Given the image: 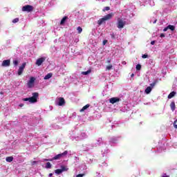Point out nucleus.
I'll list each match as a JSON object with an SVG mask.
<instances>
[{
    "label": "nucleus",
    "mask_w": 177,
    "mask_h": 177,
    "mask_svg": "<svg viewBox=\"0 0 177 177\" xmlns=\"http://www.w3.org/2000/svg\"><path fill=\"white\" fill-rule=\"evenodd\" d=\"M44 161H53L52 159H45Z\"/></svg>",
    "instance_id": "obj_42"
},
{
    "label": "nucleus",
    "mask_w": 177,
    "mask_h": 177,
    "mask_svg": "<svg viewBox=\"0 0 177 177\" xmlns=\"http://www.w3.org/2000/svg\"><path fill=\"white\" fill-rule=\"evenodd\" d=\"M100 140H102V138H99V142H100Z\"/></svg>",
    "instance_id": "obj_48"
},
{
    "label": "nucleus",
    "mask_w": 177,
    "mask_h": 177,
    "mask_svg": "<svg viewBox=\"0 0 177 177\" xmlns=\"http://www.w3.org/2000/svg\"><path fill=\"white\" fill-rule=\"evenodd\" d=\"M52 75L53 74L51 73H48L45 77H44V80H49L50 78H52Z\"/></svg>",
    "instance_id": "obj_21"
},
{
    "label": "nucleus",
    "mask_w": 177,
    "mask_h": 177,
    "mask_svg": "<svg viewBox=\"0 0 177 177\" xmlns=\"http://www.w3.org/2000/svg\"><path fill=\"white\" fill-rule=\"evenodd\" d=\"M175 95H176V92L175 91H172L171 92L169 95H168V99H172V97H174V96H175Z\"/></svg>",
    "instance_id": "obj_17"
},
{
    "label": "nucleus",
    "mask_w": 177,
    "mask_h": 177,
    "mask_svg": "<svg viewBox=\"0 0 177 177\" xmlns=\"http://www.w3.org/2000/svg\"><path fill=\"white\" fill-rule=\"evenodd\" d=\"M91 73H92V70L90 69L86 71L82 72V74L83 75H88V74H91Z\"/></svg>",
    "instance_id": "obj_18"
},
{
    "label": "nucleus",
    "mask_w": 177,
    "mask_h": 177,
    "mask_svg": "<svg viewBox=\"0 0 177 177\" xmlns=\"http://www.w3.org/2000/svg\"><path fill=\"white\" fill-rule=\"evenodd\" d=\"M106 63H107L108 64H110V63H111V59L108 58L107 60H106Z\"/></svg>",
    "instance_id": "obj_36"
},
{
    "label": "nucleus",
    "mask_w": 177,
    "mask_h": 177,
    "mask_svg": "<svg viewBox=\"0 0 177 177\" xmlns=\"http://www.w3.org/2000/svg\"><path fill=\"white\" fill-rule=\"evenodd\" d=\"M110 9V7H105L104 9H103V12H106V10H109Z\"/></svg>",
    "instance_id": "obj_35"
},
{
    "label": "nucleus",
    "mask_w": 177,
    "mask_h": 177,
    "mask_svg": "<svg viewBox=\"0 0 177 177\" xmlns=\"http://www.w3.org/2000/svg\"><path fill=\"white\" fill-rule=\"evenodd\" d=\"M151 86L147 87V88L145 89V93H147V95H149V93L151 92Z\"/></svg>",
    "instance_id": "obj_19"
},
{
    "label": "nucleus",
    "mask_w": 177,
    "mask_h": 177,
    "mask_svg": "<svg viewBox=\"0 0 177 177\" xmlns=\"http://www.w3.org/2000/svg\"><path fill=\"white\" fill-rule=\"evenodd\" d=\"M73 15L77 20H82V19H85V12L84 10H75L73 12Z\"/></svg>",
    "instance_id": "obj_3"
},
{
    "label": "nucleus",
    "mask_w": 177,
    "mask_h": 177,
    "mask_svg": "<svg viewBox=\"0 0 177 177\" xmlns=\"http://www.w3.org/2000/svg\"><path fill=\"white\" fill-rule=\"evenodd\" d=\"M111 68H113V64H110L109 66H106V70L108 71H110V70H111Z\"/></svg>",
    "instance_id": "obj_27"
},
{
    "label": "nucleus",
    "mask_w": 177,
    "mask_h": 177,
    "mask_svg": "<svg viewBox=\"0 0 177 177\" xmlns=\"http://www.w3.org/2000/svg\"><path fill=\"white\" fill-rule=\"evenodd\" d=\"M173 125L176 129H177V119L174 122Z\"/></svg>",
    "instance_id": "obj_31"
},
{
    "label": "nucleus",
    "mask_w": 177,
    "mask_h": 177,
    "mask_svg": "<svg viewBox=\"0 0 177 177\" xmlns=\"http://www.w3.org/2000/svg\"><path fill=\"white\" fill-rule=\"evenodd\" d=\"M131 17H133V13L129 12V10L127 11V17L124 18L122 17L118 19V23H127Z\"/></svg>",
    "instance_id": "obj_2"
},
{
    "label": "nucleus",
    "mask_w": 177,
    "mask_h": 177,
    "mask_svg": "<svg viewBox=\"0 0 177 177\" xmlns=\"http://www.w3.org/2000/svg\"><path fill=\"white\" fill-rule=\"evenodd\" d=\"M100 24H102V23H100L99 25L100 26Z\"/></svg>",
    "instance_id": "obj_49"
},
{
    "label": "nucleus",
    "mask_w": 177,
    "mask_h": 177,
    "mask_svg": "<svg viewBox=\"0 0 177 177\" xmlns=\"http://www.w3.org/2000/svg\"><path fill=\"white\" fill-rule=\"evenodd\" d=\"M154 44H156V41H151V45H154Z\"/></svg>",
    "instance_id": "obj_41"
},
{
    "label": "nucleus",
    "mask_w": 177,
    "mask_h": 177,
    "mask_svg": "<svg viewBox=\"0 0 177 177\" xmlns=\"http://www.w3.org/2000/svg\"><path fill=\"white\" fill-rule=\"evenodd\" d=\"M1 66L2 67H9V66H10V59L3 60Z\"/></svg>",
    "instance_id": "obj_10"
},
{
    "label": "nucleus",
    "mask_w": 177,
    "mask_h": 177,
    "mask_svg": "<svg viewBox=\"0 0 177 177\" xmlns=\"http://www.w3.org/2000/svg\"><path fill=\"white\" fill-rule=\"evenodd\" d=\"M113 16H114V13L113 12L109 13L105 15L104 17L100 19L97 23H104V21H107V20H111V19H113Z\"/></svg>",
    "instance_id": "obj_4"
},
{
    "label": "nucleus",
    "mask_w": 177,
    "mask_h": 177,
    "mask_svg": "<svg viewBox=\"0 0 177 177\" xmlns=\"http://www.w3.org/2000/svg\"><path fill=\"white\" fill-rule=\"evenodd\" d=\"M165 37V35L164 33L160 34V38H164Z\"/></svg>",
    "instance_id": "obj_38"
},
{
    "label": "nucleus",
    "mask_w": 177,
    "mask_h": 177,
    "mask_svg": "<svg viewBox=\"0 0 177 177\" xmlns=\"http://www.w3.org/2000/svg\"><path fill=\"white\" fill-rule=\"evenodd\" d=\"M44 61H45V57H40L37 59L36 61L37 66H41Z\"/></svg>",
    "instance_id": "obj_12"
},
{
    "label": "nucleus",
    "mask_w": 177,
    "mask_h": 177,
    "mask_svg": "<svg viewBox=\"0 0 177 177\" xmlns=\"http://www.w3.org/2000/svg\"><path fill=\"white\" fill-rule=\"evenodd\" d=\"M125 26V24L124 23H119L118 25V28H124V26Z\"/></svg>",
    "instance_id": "obj_24"
},
{
    "label": "nucleus",
    "mask_w": 177,
    "mask_h": 177,
    "mask_svg": "<svg viewBox=\"0 0 177 177\" xmlns=\"http://www.w3.org/2000/svg\"><path fill=\"white\" fill-rule=\"evenodd\" d=\"M23 106H24V104H19V107H23Z\"/></svg>",
    "instance_id": "obj_43"
},
{
    "label": "nucleus",
    "mask_w": 177,
    "mask_h": 177,
    "mask_svg": "<svg viewBox=\"0 0 177 177\" xmlns=\"http://www.w3.org/2000/svg\"><path fill=\"white\" fill-rule=\"evenodd\" d=\"M90 106L91 105L89 104H86L84 106L82 107V109H80V113H82V111H85L86 109H89Z\"/></svg>",
    "instance_id": "obj_16"
},
{
    "label": "nucleus",
    "mask_w": 177,
    "mask_h": 177,
    "mask_svg": "<svg viewBox=\"0 0 177 177\" xmlns=\"http://www.w3.org/2000/svg\"><path fill=\"white\" fill-rule=\"evenodd\" d=\"M151 23H157V18L156 17H152L151 19Z\"/></svg>",
    "instance_id": "obj_28"
},
{
    "label": "nucleus",
    "mask_w": 177,
    "mask_h": 177,
    "mask_svg": "<svg viewBox=\"0 0 177 177\" xmlns=\"http://www.w3.org/2000/svg\"><path fill=\"white\" fill-rule=\"evenodd\" d=\"M34 82H35V77H31L27 83L28 88H32L34 86Z\"/></svg>",
    "instance_id": "obj_8"
},
{
    "label": "nucleus",
    "mask_w": 177,
    "mask_h": 177,
    "mask_svg": "<svg viewBox=\"0 0 177 177\" xmlns=\"http://www.w3.org/2000/svg\"><path fill=\"white\" fill-rule=\"evenodd\" d=\"M84 176H85V174H77V176H76V177H84Z\"/></svg>",
    "instance_id": "obj_34"
},
{
    "label": "nucleus",
    "mask_w": 177,
    "mask_h": 177,
    "mask_svg": "<svg viewBox=\"0 0 177 177\" xmlns=\"http://www.w3.org/2000/svg\"><path fill=\"white\" fill-rule=\"evenodd\" d=\"M106 44H107V40H104L103 41V45H106Z\"/></svg>",
    "instance_id": "obj_40"
},
{
    "label": "nucleus",
    "mask_w": 177,
    "mask_h": 177,
    "mask_svg": "<svg viewBox=\"0 0 177 177\" xmlns=\"http://www.w3.org/2000/svg\"><path fill=\"white\" fill-rule=\"evenodd\" d=\"M49 176H50H50H53V174L50 173V174H49Z\"/></svg>",
    "instance_id": "obj_44"
},
{
    "label": "nucleus",
    "mask_w": 177,
    "mask_h": 177,
    "mask_svg": "<svg viewBox=\"0 0 177 177\" xmlns=\"http://www.w3.org/2000/svg\"><path fill=\"white\" fill-rule=\"evenodd\" d=\"M58 100H59L57 103L58 106H64L66 104V100H64V97H59Z\"/></svg>",
    "instance_id": "obj_11"
},
{
    "label": "nucleus",
    "mask_w": 177,
    "mask_h": 177,
    "mask_svg": "<svg viewBox=\"0 0 177 177\" xmlns=\"http://www.w3.org/2000/svg\"><path fill=\"white\" fill-rule=\"evenodd\" d=\"M131 77L132 78V77H135V75L133 73V74L131 75Z\"/></svg>",
    "instance_id": "obj_46"
},
{
    "label": "nucleus",
    "mask_w": 177,
    "mask_h": 177,
    "mask_svg": "<svg viewBox=\"0 0 177 177\" xmlns=\"http://www.w3.org/2000/svg\"><path fill=\"white\" fill-rule=\"evenodd\" d=\"M162 177H169V176L165 174V176H162Z\"/></svg>",
    "instance_id": "obj_45"
},
{
    "label": "nucleus",
    "mask_w": 177,
    "mask_h": 177,
    "mask_svg": "<svg viewBox=\"0 0 177 177\" xmlns=\"http://www.w3.org/2000/svg\"><path fill=\"white\" fill-rule=\"evenodd\" d=\"M32 96L30 97L24 98V102H30V103H37L38 96H39V93H32Z\"/></svg>",
    "instance_id": "obj_1"
},
{
    "label": "nucleus",
    "mask_w": 177,
    "mask_h": 177,
    "mask_svg": "<svg viewBox=\"0 0 177 177\" xmlns=\"http://www.w3.org/2000/svg\"><path fill=\"white\" fill-rule=\"evenodd\" d=\"M12 23H19V18H15L12 20Z\"/></svg>",
    "instance_id": "obj_32"
},
{
    "label": "nucleus",
    "mask_w": 177,
    "mask_h": 177,
    "mask_svg": "<svg viewBox=\"0 0 177 177\" xmlns=\"http://www.w3.org/2000/svg\"><path fill=\"white\" fill-rule=\"evenodd\" d=\"M12 63L15 66H19V61L17 59L14 60Z\"/></svg>",
    "instance_id": "obj_29"
},
{
    "label": "nucleus",
    "mask_w": 177,
    "mask_h": 177,
    "mask_svg": "<svg viewBox=\"0 0 177 177\" xmlns=\"http://www.w3.org/2000/svg\"><path fill=\"white\" fill-rule=\"evenodd\" d=\"M111 37L113 39L115 38V35H114V33L111 34Z\"/></svg>",
    "instance_id": "obj_39"
},
{
    "label": "nucleus",
    "mask_w": 177,
    "mask_h": 177,
    "mask_svg": "<svg viewBox=\"0 0 177 177\" xmlns=\"http://www.w3.org/2000/svg\"><path fill=\"white\" fill-rule=\"evenodd\" d=\"M136 68L137 71H140V70L142 69V65L137 64Z\"/></svg>",
    "instance_id": "obj_26"
},
{
    "label": "nucleus",
    "mask_w": 177,
    "mask_h": 177,
    "mask_svg": "<svg viewBox=\"0 0 177 177\" xmlns=\"http://www.w3.org/2000/svg\"><path fill=\"white\" fill-rule=\"evenodd\" d=\"M77 30L78 31L79 34H81V32H82V28H81V26H78Z\"/></svg>",
    "instance_id": "obj_30"
},
{
    "label": "nucleus",
    "mask_w": 177,
    "mask_h": 177,
    "mask_svg": "<svg viewBox=\"0 0 177 177\" xmlns=\"http://www.w3.org/2000/svg\"><path fill=\"white\" fill-rule=\"evenodd\" d=\"M150 86H151V88L156 86V82H153L152 84H151Z\"/></svg>",
    "instance_id": "obj_37"
},
{
    "label": "nucleus",
    "mask_w": 177,
    "mask_h": 177,
    "mask_svg": "<svg viewBox=\"0 0 177 177\" xmlns=\"http://www.w3.org/2000/svg\"><path fill=\"white\" fill-rule=\"evenodd\" d=\"M61 171H62V172H64V171H68V168H66V166H61Z\"/></svg>",
    "instance_id": "obj_25"
},
{
    "label": "nucleus",
    "mask_w": 177,
    "mask_h": 177,
    "mask_svg": "<svg viewBox=\"0 0 177 177\" xmlns=\"http://www.w3.org/2000/svg\"><path fill=\"white\" fill-rule=\"evenodd\" d=\"M6 161H7V162H12V161H13V156L7 157Z\"/></svg>",
    "instance_id": "obj_20"
},
{
    "label": "nucleus",
    "mask_w": 177,
    "mask_h": 177,
    "mask_svg": "<svg viewBox=\"0 0 177 177\" xmlns=\"http://www.w3.org/2000/svg\"><path fill=\"white\" fill-rule=\"evenodd\" d=\"M69 20L70 18H68L67 16H65L61 19L60 23H66V21H70Z\"/></svg>",
    "instance_id": "obj_14"
},
{
    "label": "nucleus",
    "mask_w": 177,
    "mask_h": 177,
    "mask_svg": "<svg viewBox=\"0 0 177 177\" xmlns=\"http://www.w3.org/2000/svg\"><path fill=\"white\" fill-rule=\"evenodd\" d=\"M32 10H34L32 6L26 5L22 7V12H28V13H30V12H32Z\"/></svg>",
    "instance_id": "obj_6"
},
{
    "label": "nucleus",
    "mask_w": 177,
    "mask_h": 177,
    "mask_svg": "<svg viewBox=\"0 0 177 177\" xmlns=\"http://www.w3.org/2000/svg\"><path fill=\"white\" fill-rule=\"evenodd\" d=\"M168 30H171V31H175V26H172V25H169L168 26H167L166 28H165L163 29V31H168Z\"/></svg>",
    "instance_id": "obj_13"
},
{
    "label": "nucleus",
    "mask_w": 177,
    "mask_h": 177,
    "mask_svg": "<svg viewBox=\"0 0 177 177\" xmlns=\"http://www.w3.org/2000/svg\"><path fill=\"white\" fill-rule=\"evenodd\" d=\"M46 168L47 169H49L50 168H52V164H50V162H48L46 164Z\"/></svg>",
    "instance_id": "obj_22"
},
{
    "label": "nucleus",
    "mask_w": 177,
    "mask_h": 177,
    "mask_svg": "<svg viewBox=\"0 0 177 177\" xmlns=\"http://www.w3.org/2000/svg\"><path fill=\"white\" fill-rule=\"evenodd\" d=\"M26 63L24 62L21 64V66H19L17 72L18 75H21L23 74V71H24V68H26Z\"/></svg>",
    "instance_id": "obj_7"
},
{
    "label": "nucleus",
    "mask_w": 177,
    "mask_h": 177,
    "mask_svg": "<svg viewBox=\"0 0 177 177\" xmlns=\"http://www.w3.org/2000/svg\"><path fill=\"white\" fill-rule=\"evenodd\" d=\"M68 154V151H64L62 153H59L56 155L55 156H54L52 160L53 161V160H60V158H63V157H66V155Z\"/></svg>",
    "instance_id": "obj_5"
},
{
    "label": "nucleus",
    "mask_w": 177,
    "mask_h": 177,
    "mask_svg": "<svg viewBox=\"0 0 177 177\" xmlns=\"http://www.w3.org/2000/svg\"><path fill=\"white\" fill-rule=\"evenodd\" d=\"M55 174H57V175H60V174H62V172H63V170L60 169H57L56 170H55Z\"/></svg>",
    "instance_id": "obj_23"
},
{
    "label": "nucleus",
    "mask_w": 177,
    "mask_h": 177,
    "mask_svg": "<svg viewBox=\"0 0 177 177\" xmlns=\"http://www.w3.org/2000/svg\"><path fill=\"white\" fill-rule=\"evenodd\" d=\"M142 59H147V57H149V55H147V54H144L142 56Z\"/></svg>",
    "instance_id": "obj_33"
},
{
    "label": "nucleus",
    "mask_w": 177,
    "mask_h": 177,
    "mask_svg": "<svg viewBox=\"0 0 177 177\" xmlns=\"http://www.w3.org/2000/svg\"><path fill=\"white\" fill-rule=\"evenodd\" d=\"M61 24H63V23H61Z\"/></svg>",
    "instance_id": "obj_50"
},
{
    "label": "nucleus",
    "mask_w": 177,
    "mask_h": 177,
    "mask_svg": "<svg viewBox=\"0 0 177 177\" xmlns=\"http://www.w3.org/2000/svg\"><path fill=\"white\" fill-rule=\"evenodd\" d=\"M121 99L120 97H114L109 99V102L111 103V104H114L115 103H118V102H120Z\"/></svg>",
    "instance_id": "obj_9"
},
{
    "label": "nucleus",
    "mask_w": 177,
    "mask_h": 177,
    "mask_svg": "<svg viewBox=\"0 0 177 177\" xmlns=\"http://www.w3.org/2000/svg\"><path fill=\"white\" fill-rule=\"evenodd\" d=\"M164 22H165V20L160 21V23H164Z\"/></svg>",
    "instance_id": "obj_47"
},
{
    "label": "nucleus",
    "mask_w": 177,
    "mask_h": 177,
    "mask_svg": "<svg viewBox=\"0 0 177 177\" xmlns=\"http://www.w3.org/2000/svg\"><path fill=\"white\" fill-rule=\"evenodd\" d=\"M170 108L172 111H175V109H176V106L175 105V102H171L170 104Z\"/></svg>",
    "instance_id": "obj_15"
}]
</instances>
